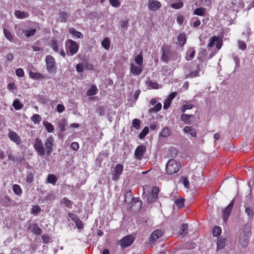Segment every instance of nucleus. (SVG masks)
Wrapping results in <instances>:
<instances>
[{"label": "nucleus", "mask_w": 254, "mask_h": 254, "mask_svg": "<svg viewBox=\"0 0 254 254\" xmlns=\"http://www.w3.org/2000/svg\"><path fill=\"white\" fill-rule=\"evenodd\" d=\"M172 101L170 99L167 98L164 103L163 108L165 110L167 109L170 106Z\"/></svg>", "instance_id": "nucleus-59"}, {"label": "nucleus", "mask_w": 254, "mask_h": 254, "mask_svg": "<svg viewBox=\"0 0 254 254\" xmlns=\"http://www.w3.org/2000/svg\"><path fill=\"white\" fill-rule=\"evenodd\" d=\"M14 193L17 195H19L22 192V190L20 186L18 185L15 184L12 187Z\"/></svg>", "instance_id": "nucleus-45"}, {"label": "nucleus", "mask_w": 254, "mask_h": 254, "mask_svg": "<svg viewBox=\"0 0 254 254\" xmlns=\"http://www.w3.org/2000/svg\"><path fill=\"white\" fill-rule=\"evenodd\" d=\"M41 211L40 207L38 205L34 206L32 209L31 213L34 215H37Z\"/></svg>", "instance_id": "nucleus-54"}, {"label": "nucleus", "mask_w": 254, "mask_h": 254, "mask_svg": "<svg viewBox=\"0 0 254 254\" xmlns=\"http://www.w3.org/2000/svg\"><path fill=\"white\" fill-rule=\"evenodd\" d=\"M162 235V232L160 230H156L151 234L150 236V241L154 242Z\"/></svg>", "instance_id": "nucleus-18"}, {"label": "nucleus", "mask_w": 254, "mask_h": 254, "mask_svg": "<svg viewBox=\"0 0 254 254\" xmlns=\"http://www.w3.org/2000/svg\"><path fill=\"white\" fill-rule=\"evenodd\" d=\"M62 203L67 207L71 206V202L67 199L66 198L64 197L61 200Z\"/></svg>", "instance_id": "nucleus-49"}, {"label": "nucleus", "mask_w": 254, "mask_h": 254, "mask_svg": "<svg viewBox=\"0 0 254 254\" xmlns=\"http://www.w3.org/2000/svg\"><path fill=\"white\" fill-rule=\"evenodd\" d=\"M43 124L48 132H52L54 131V126L50 123H49L47 121H44Z\"/></svg>", "instance_id": "nucleus-32"}, {"label": "nucleus", "mask_w": 254, "mask_h": 254, "mask_svg": "<svg viewBox=\"0 0 254 254\" xmlns=\"http://www.w3.org/2000/svg\"><path fill=\"white\" fill-rule=\"evenodd\" d=\"M245 212L249 217H252L254 215L253 210L250 207H246Z\"/></svg>", "instance_id": "nucleus-55"}, {"label": "nucleus", "mask_w": 254, "mask_h": 254, "mask_svg": "<svg viewBox=\"0 0 254 254\" xmlns=\"http://www.w3.org/2000/svg\"><path fill=\"white\" fill-rule=\"evenodd\" d=\"M225 245V239L222 237L218 238L217 242V250L219 251L222 249Z\"/></svg>", "instance_id": "nucleus-27"}, {"label": "nucleus", "mask_w": 254, "mask_h": 254, "mask_svg": "<svg viewBox=\"0 0 254 254\" xmlns=\"http://www.w3.org/2000/svg\"><path fill=\"white\" fill-rule=\"evenodd\" d=\"M134 62L137 65H143V57L141 55H138L134 58Z\"/></svg>", "instance_id": "nucleus-38"}, {"label": "nucleus", "mask_w": 254, "mask_h": 254, "mask_svg": "<svg viewBox=\"0 0 254 254\" xmlns=\"http://www.w3.org/2000/svg\"><path fill=\"white\" fill-rule=\"evenodd\" d=\"M65 47L66 54L69 56H73L78 52L79 45L75 41L68 39L65 41Z\"/></svg>", "instance_id": "nucleus-2"}, {"label": "nucleus", "mask_w": 254, "mask_h": 254, "mask_svg": "<svg viewBox=\"0 0 254 254\" xmlns=\"http://www.w3.org/2000/svg\"><path fill=\"white\" fill-rule=\"evenodd\" d=\"M37 29L35 27L31 26L26 29L23 30L22 32L27 38H29L30 36L34 35Z\"/></svg>", "instance_id": "nucleus-17"}, {"label": "nucleus", "mask_w": 254, "mask_h": 254, "mask_svg": "<svg viewBox=\"0 0 254 254\" xmlns=\"http://www.w3.org/2000/svg\"><path fill=\"white\" fill-rule=\"evenodd\" d=\"M185 199L183 198H178L175 200V203L179 208L182 207L184 205Z\"/></svg>", "instance_id": "nucleus-46"}, {"label": "nucleus", "mask_w": 254, "mask_h": 254, "mask_svg": "<svg viewBox=\"0 0 254 254\" xmlns=\"http://www.w3.org/2000/svg\"><path fill=\"white\" fill-rule=\"evenodd\" d=\"M162 52L161 60L164 62H167L168 60L170 59V55L172 54L170 51V47L168 46L162 47Z\"/></svg>", "instance_id": "nucleus-10"}, {"label": "nucleus", "mask_w": 254, "mask_h": 254, "mask_svg": "<svg viewBox=\"0 0 254 254\" xmlns=\"http://www.w3.org/2000/svg\"><path fill=\"white\" fill-rule=\"evenodd\" d=\"M15 74L17 76L20 77H22L24 75V71L21 68H19L15 70Z\"/></svg>", "instance_id": "nucleus-58"}, {"label": "nucleus", "mask_w": 254, "mask_h": 254, "mask_svg": "<svg viewBox=\"0 0 254 254\" xmlns=\"http://www.w3.org/2000/svg\"><path fill=\"white\" fill-rule=\"evenodd\" d=\"M251 228L248 225L243 226L239 232L238 243L243 248H246L249 245L251 236Z\"/></svg>", "instance_id": "nucleus-1"}, {"label": "nucleus", "mask_w": 254, "mask_h": 254, "mask_svg": "<svg viewBox=\"0 0 254 254\" xmlns=\"http://www.w3.org/2000/svg\"><path fill=\"white\" fill-rule=\"evenodd\" d=\"M182 181L183 184H184V186L186 188H189V182L188 178L186 177H182Z\"/></svg>", "instance_id": "nucleus-61"}, {"label": "nucleus", "mask_w": 254, "mask_h": 254, "mask_svg": "<svg viewBox=\"0 0 254 254\" xmlns=\"http://www.w3.org/2000/svg\"><path fill=\"white\" fill-rule=\"evenodd\" d=\"M170 135V129L168 127H164L160 133V135L163 137H166Z\"/></svg>", "instance_id": "nucleus-37"}, {"label": "nucleus", "mask_w": 254, "mask_h": 254, "mask_svg": "<svg viewBox=\"0 0 254 254\" xmlns=\"http://www.w3.org/2000/svg\"><path fill=\"white\" fill-rule=\"evenodd\" d=\"M98 92V89L97 87L95 85L91 86L87 91V95L88 96H91L96 95Z\"/></svg>", "instance_id": "nucleus-28"}, {"label": "nucleus", "mask_w": 254, "mask_h": 254, "mask_svg": "<svg viewBox=\"0 0 254 254\" xmlns=\"http://www.w3.org/2000/svg\"><path fill=\"white\" fill-rule=\"evenodd\" d=\"M184 5L183 2L181 1L177 2V3H172L171 5V6L172 8L174 9H180L182 8Z\"/></svg>", "instance_id": "nucleus-48"}, {"label": "nucleus", "mask_w": 254, "mask_h": 254, "mask_svg": "<svg viewBox=\"0 0 254 254\" xmlns=\"http://www.w3.org/2000/svg\"><path fill=\"white\" fill-rule=\"evenodd\" d=\"M143 69V66L134 64L131 63L130 65V71L134 75L137 76L141 74Z\"/></svg>", "instance_id": "nucleus-11"}, {"label": "nucleus", "mask_w": 254, "mask_h": 254, "mask_svg": "<svg viewBox=\"0 0 254 254\" xmlns=\"http://www.w3.org/2000/svg\"><path fill=\"white\" fill-rule=\"evenodd\" d=\"M3 34L6 39H7L10 42H14V36L11 33V32L8 29L4 28Z\"/></svg>", "instance_id": "nucleus-23"}, {"label": "nucleus", "mask_w": 254, "mask_h": 254, "mask_svg": "<svg viewBox=\"0 0 254 254\" xmlns=\"http://www.w3.org/2000/svg\"><path fill=\"white\" fill-rule=\"evenodd\" d=\"M29 75L30 78L34 79L44 78V76L43 74L38 72H34L31 71L29 72Z\"/></svg>", "instance_id": "nucleus-31"}, {"label": "nucleus", "mask_w": 254, "mask_h": 254, "mask_svg": "<svg viewBox=\"0 0 254 254\" xmlns=\"http://www.w3.org/2000/svg\"><path fill=\"white\" fill-rule=\"evenodd\" d=\"M221 233V229L219 227H215L213 230V235L215 237L218 236Z\"/></svg>", "instance_id": "nucleus-50"}, {"label": "nucleus", "mask_w": 254, "mask_h": 254, "mask_svg": "<svg viewBox=\"0 0 254 254\" xmlns=\"http://www.w3.org/2000/svg\"><path fill=\"white\" fill-rule=\"evenodd\" d=\"M159 189L157 187H154L152 188V193L147 197V201L149 202H154L157 198Z\"/></svg>", "instance_id": "nucleus-15"}, {"label": "nucleus", "mask_w": 254, "mask_h": 254, "mask_svg": "<svg viewBox=\"0 0 254 254\" xmlns=\"http://www.w3.org/2000/svg\"><path fill=\"white\" fill-rule=\"evenodd\" d=\"M180 167V164L172 159L169 160L166 164V170L168 174L172 175L178 172Z\"/></svg>", "instance_id": "nucleus-3"}, {"label": "nucleus", "mask_w": 254, "mask_h": 254, "mask_svg": "<svg viewBox=\"0 0 254 254\" xmlns=\"http://www.w3.org/2000/svg\"><path fill=\"white\" fill-rule=\"evenodd\" d=\"M97 112L99 115L104 116L105 114L106 109L103 106H100Z\"/></svg>", "instance_id": "nucleus-60"}, {"label": "nucleus", "mask_w": 254, "mask_h": 254, "mask_svg": "<svg viewBox=\"0 0 254 254\" xmlns=\"http://www.w3.org/2000/svg\"><path fill=\"white\" fill-rule=\"evenodd\" d=\"M34 148L38 155L43 156L46 154L44 144L39 138H36L34 143Z\"/></svg>", "instance_id": "nucleus-6"}, {"label": "nucleus", "mask_w": 254, "mask_h": 254, "mask_svg": "<svg viewBox=\"0 0 254 254\" xmlns=\"http://www.w3.org/2000/svg\"><path fill=\"white\" fill-rule=\"evenodd\" d=\"M140 122L139 119H134L132 120V125L136 129H138L140 127Z\"/></svg>", "instance_id": "nucleus-44"}, {"label": "nucleus", "mask_w": 254, "mask_h": 254, "mask_svg": "<svg viewBox=\"0 0 254 254\" xmlns=\"http://www.w3.org/2000/svg\"><path fill=\"white\" fill-rule=\"evenodd\" d=\"M47 180L48 183H50L53 185H55L57 181V179L55 175L49 174L47 177Z\"/></svg>", "instance_id": "nucleus-33"}, {"label": "nucleus", "mask_w": 254, "mask_h": 254, "mask_svg": "<svg viewBox=\"0 0 254 254\" xmlns=\"http://www.w3.org/2000/svg\"><path fill=\"white\" fill-rule=\"evenodd\" d=\"M84 67V65L83 63H81L78 64L76 65V70L79 73L82 72L83 71Z\"/></svg>", "instance_id": "nucleus-56"}, {"label": "nucleus", "mask_w": 254, "mask_h": 254, "mask_svg": "<svg viewBox=\"0 0 254 254\" xmlns=\"http://www.w3.org/2000/svg\"><path fill=\"white\" fill-rule=\"evenodd\" d=\"M233 204L234 202L232 200L223 211V219L224 222H226L227 220L232 211Z\"/></svg>", "instance_id": "nucleus-13"}, {"label": "nucleus", "mask_w": 254, "mask_h": 254, "mask_svg": "<svg viewBox=\"0 0 254 254\" xmlns=\"http://www.w3.org/2000/svg\"><path fill=\"white\" fill-rule=\"evenodd\" d=\"M215 45L218 50L220 49L222 45V40L217 36H213L210 39L208 47H212Z\"/></svg>", "instance_id": "nucleus-9"}, {"label": "nucleus", "mask_w": 254, "mask_h": 254, "mask_svg": "<svg viewBox=\"0 0 254 254\" xmlns=\"http://www.w3.org/2000/svg\"><path fill=\"white\" fill-rule=\"evenodd\" d=\"M8 137L10 139L15 142L17 144L21 143V139L18 135L13 131L10 130L8 133Z\"/></svg>", "instance_id": "nucleus-16"}, {"label": "nucleus", "mask_w": 254, "mask_h": 254, "mask_svg": "<svg viewBox=\"0 0 254 254\" xmlns=\"http://www.w3.org/2000/svg\"><path fill=\"white\" fill-rule=\"evenodd\" d=\"M31 120L35 124H39L41 121V117L38 114H35L32 117Z\"/></svg>", "instance_id": "nucleus-41"}, {"label": "nucleus", "mask_w": 254, "mask_h": 254, "mask_svg": "<svg viewBox=\"0 0 254 254\" xmlns=\"http://www.w3.org/2000/svg\"><path fill=\"white\" fill-rule=\"evenodd\" d=\"M102 47L106 50L109 49L110 47V41L108 38H105L101 43Z\"/></svg>", "instance_id": "nucleus-35"}, {"label": "nucleus", "mask_w": 254, "mask_h": 254, "mask_svg": "<svg viewBox=\"0 0 254 254\" xmlns=\"http://www.w3.org/2000/svg\"><path fill=\"white\" fill-rule=\"evenodd\" d=\"M75 223V225H76V227L78 229H81L82 228L83 225H82V223L80 220H79L78 219H76Z\"/></svg>", "instance_id": "nucleus-64"}, {"label": "nucleus", "mask_w": 254, "mask_h": 254, "mask_svg": "<svg viewBox=\"0 0 254 254\" xmlns=\"http://www.w3.org/2000/svg\"><path fill=\"white\" fill-rule=\"evenodd\" d=\"M15 16L18 19H23L28 17L29 14L27 12L20 10H16L14 12Z\"/></svg>", "instance_id": "nucleus-22"}, {"label": "nucleus", "mask_w": 254, "mask_h": 254, "mask_svg": "<svg viewBox=\"0 0 254 254\" xmlns=\"http://www.w3.org/2000/svg\"><path fill=\"white\" fill-rule=\"evenodd\" d=\"M199 68L198 66H196L189 74L186 75L187 77L193 78L199 76Z\"/></svg>", "instance_id": "nucleus-25"}, {"label": "nucleus", "mask_w": 254, "mask_h": 254, "mask_svg": "<svg viewBox=\"0 0 254 254\" xmlns=\"http://www.w3.org/2000/svg\"><path fill=\"white\" fill-rule=\"evenodd\" d=\"M134 238L131 235H127L124 237L119 242V244L123 248H126L130 246L133 242Z\"/></svg>", "instance_id": "nucleus-7"}, {"label": "nucleus", "mask_w": 254, "mask_h": 254, "mask_svg": "<svg viewBox=\"0 0 254 254\" xmlns=\"http://www.w3.org/2000/svg\"><path fill=\"white\" fill-rule=\"evenodd\" d=\"M186 42V37L185 34H181L178 37L177 44L182 47Z\"/></svg>", "instance_id": "nucleus-24"}, {"label": "nucleus", "mask_w": 254, "mask_h": 254, "mask_svg": "<svg viewBox=\"0 0 254 254\" xmlns=\"http://www.w3.org/2000/svg\"><path fill=\"white\" fill-rule=\"evenodd\" d=\"M191 117H192L191 115H189L187 114H183L181 116V120L182 121H183L186 123H189L190 122V119Z\"/></svg>", "instance_id": "nucleus-52"}, {"label": "nucleus", "mask_w": 254, "mask_h": 254, "mask_svg": "<svg viewBox=\"0 0 254 254\" xmlns=\"http://www.w3.org/2000/svg\"><path fill=\"white\" fill-rule=\"evenodd\" d=\"M193 105L191 104L190 103L188 102L185 105H184L181 110V112L184 113L187 110L191 109L193 108Z\"/></svg>", "instance_id": "nucleus-47"}, {"label": "nucleus", "mask_w": 254, "mask_h": 254, "mask_svg": "<svg viewBox=\"0 0 254 254\" xmlns=\"http://www.w3.org/2000/svg\"><path fill=\"white\" fill-rule=\"evenodd\" d=\"M51 46L55 52H59V48L62 46V43L61 41L54 39L52 40Z\"/></svg>", "instance_id": "nucleus-19"}, {"label": "nucleus", "mask_w": 254, "mask_h": 254, "mask_svg": "<svg viewBox=\"0 0 254 254\" xmlns=\"http://www.w3.org/2000/svg\"><path fill=\"white\" fill-rule=\"evenodd\" d=\"M149 132V127H145L141 132L139 133L138 137L140 139H143Z\"/></svg>", "instance_id": "nucleus-39"}, {"label": "nucleus", "mask_w": 254, "mask_h": 254, "mask_svg": "<svg viewBox=\"0 0 254 254\" xmlns=\"http://www.w3.org/2000/svg\"><path fill=\"white\" fill-rule=\"evenodd\" d=\"M205 12V8L202 7L197 8L194 10L193 14L199 16H202L204 15Z\"/></svg>", "instance_id": "nucleus-42"}, {"label": "nucleus", "mask_w": 254, "mask_h": 254, "mask_svg": "<svg viewBox=\"0 0 254 254\" xmlns=\"http://www.w3.org/2000/svg\"><path fill=\"white\" fill-rule=\"evenodd\" d=\"M145 151L146 148L144 145H139L135 150L134 155L135 158L137 159L140 160L142 159L143 154Z\"/></svg>", "instance_id": "nucleus-12"}, {"label": "nucleus", "mask_w": 254, "mask_h": 254, "mask_svg": "<svg viewBox=\"0 0 254 254\" xmlns=\"http://www.w3.org/2000/svg\"><path fill=\"white\" fill-rule=\"evenodd\" d=\"M54 142V139L52 136L48 137L45 142V153L47 156H50L53 151Z\"/></svg>", "instance_id": "nucleus-5"}, {"label": "nucleus", "mask_w": 254, "mask_h": 254, "mask_svg": "<svg viewBox=\"0 0 254 254\" xmlns=\"http://www.w3.org/2000/svg\"><path fill=\"white\" fill-rule=\"evenodd\" d=\"M67 121L64 119H62L58 124V127L61 132L65 130V127L67 125Z\"/></svg>", "instance_id": "nucleus-30"}, {"label": "nucleus", "mask_w": 254, "mask_h": 254, "mask_svg": "<svg viewBox=\"0 0 254 254\" xmlns=\"http://www.w3.org/2000/svg\"><path fill=\"white\" fill-rule=\"evenodd\" d=\"M110 3L112 6L119 7L121 5L119 0H109Z\"/></svg>", "instance_id": "nucleus-53"}, {"label": "nucleus", "mask_w": 254, "mask_h": 254, "mask_svg": "<svg viewBox=\"0 0 254 254\" xmlns=\"http://www.w3.org/2000/svg\"><path fill=\"white\" fill-rule=\"evenodd\" d=\"M68 17L67 13L63 12L61 14V16L60 17V19L61 22H65L67 20Z\"/></svg>", "instance_id": "nucleus-51"}, {"label": "nucleus", "mask_w": 254, "mask_h": 254, "mask_svg": "<svg viewBox=\"0 0 254 254\" xmlns=\"http://www.w3.org/2000/svg\"><path fill=\"white\" fill-rule=\"evenodd\" d=\"M12 106L16 110H20L23 107V105L18 100H15L12 103Z\"/></svg>", "instance_id": "nucleus-40"}, {"label": "nucleus", "mask_w": 254, "mask_h": 254, "mask_svg": "<svg viewBox=\"0 0 254 254\" xmlns=\"http://www.w3.org/2000/svg\"><path fill=\"white\" fill-rule=\"evenodd\" d=\"M188 230V224H183L179 232V235L183 236L187 234Z\"/></svg>", "instance_id": "nucleus-36"}, {"label": "nucleus", "mask_w": 254, "mask_h": 254, "mask_svg": "<svg viewBox=\"0 0 254 254\" xmlns=\"http://www.w3.org/2000/svg\"><path fill=\"white\" fill-rule=\"evenodd\" d=\"M45 61L47 71L51 73H55L56 67L54 58L52 56L48 55L46 56Z\"/></svg>", "instance_id": "nucleus-4"}, {"label": "nucleus", "mask_w": 254, "mask_h": 254, "mask_svg": "<svg viewBox=\"0 0 254 254\" xmlns=\"http://www.w3.org/2000/svg\"><path fill=\"white\" fill-rule=\"evenodd\" d=\"M133 199V196L132 192L130 190L127 191L125 195V201L127 203L129 204L131 202Z\"/></svg>", "instance_id": "nucleus-26"}, {"label": "nucleus", "mask_w": 254, "mask_h": 254, "mask_svg": "<svg viewBox=\"0 0 254 254\" xmlns=\"http://www.w3.org/2000/svg\"><path fill=\"white\" fill-rule=\"evenodd\" d=\"M195 55V50L193 48L190 49L187 53L186 60L190 61L192 60Z\"/></svg>", "instance_id": "nucleus-34"}, {"label": "nucleus", "mask_w": 254, "mask_h": 254, "mask_svg": "<svg viewBox=\"0 0 254 254\" xmlns=\"http://www.w3.org/2000/svg\"><path fill=\"white\" fill-rule=\"evenodd\" d=\"M42 239L43 242L45 244H48L50 241V237L47 235H43L42 236Z\"/></svg>", "instance_id": "nucleus-62"}, {"label": "nucleus", "mask_w": 254, "mask_h": 254, "mask_svg": "<svg viewBox=\"0 0 254 254\" xmlns=\"http://www.w3.org/2000/svg\"><path fill=\"white\" fill-rule=\"evenodd\" d=\"M70 147L73 150L76 151L79 149V144L76 142H73L71 143Z\"/></svg>", "instance_id": "nucleus-63"}, {"label": "nucleus", "mask_w": 254, "mask_h": 254, "mask_svg": "<svg viewBox=\"0 0 254 254\" xmlns=\"http://www.w3.org/2000/svg\"><path fill=\"white\" fill-rule=\"evenodd\" d=\"M28 229L36 235H40L42 233V230L39 228L36 224L30 226Z\"/></svg>", "instance_id": "nucleus-20"}, {"label": "nucleus", "mask_w": 254, "mask_h": 254, "mask_svg": "<svg viewBox=\"0 0 254 254\" xmlns=\"http://www.w3.org/2000/svg\"><path fill=\"white\" fill-rule=\"evenodd\" d=\"M162 108V105L160 103H158L155 104L154 108L149 109L150 113L157 112L159 111Z\"/></svg>", "instance_id": "nucleus-43"}, {"label": "nucleus", "mask_w": 254, "mask_h": 254, "mask_svg": "<svg viewBox=\"0 0 254 254\" xmlns=\"http://www.w3.org/2000/svg\"><path fill=\"white\" fill-rule=\"evenodd\" d=\"M123 165L121 164H118L115 166L113 173H112L113 180L117 181L119 179L120 175L122 174L123 171Z\"/></svg>", "instance_id": "nucleus-8"}, {"label": "nucleus", "mask_w": 254, "mask_h": 254, "mask_svg": "<svg viewBox=\"0 0 254 254\" xmlns=\"http://www.w3.org/2000/svg\"><path fill=\"white\" fill-rule=\"evenodd\" d=\"M161 6V3L156 0H148V9L153 11L157 10Z\"/></svg>", "instance_id": "nucleus-14"}, {"label": "nucleus", "mask_w": 254, "mask_h": 254, "mask_svg": "<svg viewBox=\"0 0 254 254\" xmlns=\"http://www.w3.org/2000/svg\"><path fill=\"white\" fill-rule=\"evenodd\" d=\"M238 47L239 48L242 50H245L247 48V45L245 43V42L242 41H238Z\"/></svg>", "instance_id": "nucleus-57"}, {"label": "nucleus", "mask_w": 254, "mask_h": 254, "mask_svg": "<svg viewBox=\"0 0 254 254\" xmlns=\"http://www.w3.org/2000/svg\"><path fill=\"white\" fill-rule=\"evenodd\" d=\"M68 31L70 34L74 35L76 38L79 39H82L83 38V34L81 32L76 31V30L73 28H69Z\"/></svg>", "instance_id": "nucleus-29"}, {"label": "nucleus", "mask_w": 254, "mask_h": 254, "mask_svg": "<svg viewBox=\"0 0 254 254\" xmlns=\"http://www.w3.org/2000/svg\"><path fill=\"white\" fill-rule=\"evenodd\" d=\"M184 131L185 132L190 134L192 137H195L196 136L195 130L191 127L186 126L184 128Z\"/></svg>", "instance_id": "nucleus-21"}]
</instances>
